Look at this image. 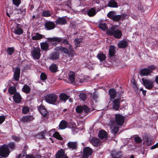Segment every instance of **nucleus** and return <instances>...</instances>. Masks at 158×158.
<instances>
[{"label":"nucleus","mask_w":158,"mask_h":158,"mask_svg":"<svg viewBox=\"0 0 158 158\" xmlns=\"http://www.w3.org/2000/svg\"><path fill=\"white\" fill-rule=\"evenodd\" d=\"M138 8L139 10L141 12H144V10L143 9V6L141 4H139L138 5Z\"/></svg>","instance_id":"55"},{"label":"nucleus","mask_w":158,"mask_h":158,"mask_svg":"<svg viewBox=\"0 0 158 158\" xmlns=\"http://www.w3.org/2000/svg\"><path fill=\"white\" fill-rule=\"evenodd\" d=\"M93 152V150L89 147L85 148L83 149V157L88 158L91 156Z\"/></svg>","instance_id":"9"},{"label":"nucleus","mask_w":158,"mask_h":158,"mask_svg":"<svg viewBox=\"0 0 158 158\" xmlns=\"http://www.w3.org/2000/svg\"><path fill=\"white\" fill-rule=\"evenodd\" d=\"M78 143L77 141H69L67 143L68 147L72 150H76L78 147Z\"/></svg>","instance_id":"15"},{"label":"nucleus","mask_w":158,"mask_h":158,"mask_svg":"<svg viewBox=\"0 0 158 158\" xmlns=\"http://www.w3.org/2000/svg\"><path fill=\"white\" fill-rule=\"evenodd\" d=\"M13 99L15 103H18L21 102L22 98L20 94L17 93L15 94L14 95Z\"/></svg>","instance_id":"22"},{"label":"nucleus","mask_w":158,"mask_h":158,"mask_svg":"<svg viewBox=\"0 0 158 158\" xmlns=\"http://www.w3.org/2000/svg\"><path fill=\"white\" fill-rule=\"evenodd\" d=\"M43 37H44V36L41 34H39L38 33H36L35 35L33 36L32 37V39L33 40H39Z\"/></svg>","instance_id":"32"},{"label":"nucleus","mask_w":158,"mask_h":158,"mask_svg":"<svg viewBox=\"0 0 158 158\" xmlns=\"http://www.w3.org/2000/svg\"><path fill=\"white\" fill-rule=\"evenodd\" d=\"M69 79L70 80L71 83H73L75 82V74L73 72L70 71L68 74Z\"/></svg>","instance_id":"34"},{"label":"nucleus","mask_w":158,"mask_h":158,"mask_svg":"<svg viewBox=\"0 0 158 158\" xmlns=\"http://www.w3.org/2000/svg\"><path fill=\"white\" fill-rule=\"evenodd\" d=\"M10 152L8 146L4 144L0 147V156L3 157L8 156Z\"/></svg>","instance_id":"4"},{"label":"nucleus","mask_w":158,"mask_h":158,"mask_svg":"<svg viewBox=\"0 0 158 158\" xmlns=\"http://www.w3.org/2000/svg\"><path fill=\"white\" fill-rule=\"evenodd\" d=\"M90 142L94 146H97L99 144L100 141L98 138L90 137L89 139Z\"/></svg>","instance_id":"17"},{"label":"nucleus","mask_w":158,"mask_h":158,"mask_svg":"<svg viewBox=\"0 0 158 158\" xmlns=\"http://www.w3.org/2000/svg\"><path fill=\"white\" fill-rule=\"evenodd\" d=\"M135 140L136 143H140L142 142V140L141 138L139 136H136L135 138Z\"/></svg>","instance_id":"51"},{"label":"nucleus","mask_w":158,"mask_h":158,"mask_svg":"<svg viewBox=\"0 0 158 158\" xmlns=\"http://www.w3.org/2000/svg\"><path fill=\"white\" fill-rule=\"evenodd\" d=\"M98 26L100 29L103 30H105L107 29L106 24L105 23H100Z\"/></svg>","instance_id":"42"},{"label":"nucleus","mask_w":158,"mask_h":158,"mask_svg":"<svg viewBox=\"0 0 158 158\" xmlns=\"http://www.w3.org/2000/svg\"><path fill=\"white\" fill-rule=\"evenodd\" d=\"M14 70V79L16 81H18L19 78L20 69L18 66L17 67L13 68Z\"/></svg>","instance_id":"11"},{"label":"nucleus","mask_w":158,"mask_h":158,"mask_svg":"<svg viewBox=\"0 0 158 158\" xmlns=\"http://www.w3.org/2000/svg\"><path fill=\"white\" fill-rule=\"evenodd\" d=\"M66 154L64 150L61 149L56 153V158H63Z\"/></svg>","instance_id":"18"},{"label":"nucleus","mask_w":158,"mask_h":158,"mask_svg":"<svg viewBox=\"0 0 158 158\" xmlns=\"http://www.w3.org/2000/svg\"><path fill=\"white\" fill-rule=\"evenodd\" d=\"M158 147V143H156V144L151 147V149H154Z\"/></svg>","instance_id":"60"},{"label":"nucleus","mask_w":158,"mask_h":158,"mask_svg":"<svg viewBox=\"0 0 158 158\" xmlns=\"http://www.w3.org/2000/svg\"><path fill=\"white\" fill-rule=\"evenodd\" d=\"M109 93L111 98H115L116 94V91L115 89H110Z\"/></svg>","instance_id":"35"},{"label":"nucleus","mask_w":158,"mask_h":158,"mask_svg":"<svg viewBox=\"0 0 158 158\" xmlns=\"http://www.w3.org/2000/svg\"><path fill=\"white\" fill-rule=\"evenodd\" d=\"M5 117L4 116H0V124H2L5 120Z\"/></svg>","instance_id":"57"},{"label":"nucleus","mask_w":158,"mask_h":158,"mask_svg":"<svg viewBox=\"0 0 158 158\" xmlns=\"http://www.w3.org/2000/svg\"><path fill=\"white\" fill-rule=\"evenodd\" d=\"M124 117L120 114H116L115 116V121L117 125L121 126L124 121Z\"/></svg>","instance_id":"10"},{"label":"nucleus","mask_w":158,"mask_h":158,"mask_svg":"<svg viewBox=\"0 0 158 158\" xmlns=\"http://www.w3.org/2000/svg\"><path fill=\"white\" fill-rule=\"evenodd\" d=\"M45 28L48 30H50L53 29L55 27V23L51 21H48L45 23Z\"/></svg>","instance_id":"16"},{"label":"nucleus","mask_w":158,"mask_h":158,"mask_svg":"<svg viewBox=\"0 0 158 158\" xmlns=\"http://www.w3.org/2000/svg\"><path fill=\"white\" fill-rule=\"evenodd\" d=\"M28 146L26 145H25V146L24 147L23 151H26L27 149H28Z\"/></svg>","instance_id":"64"},{"label":"nucleus","mask_w":158,"mask_h":158,"mask_svg":"<svg viewBox=\"0 0 158 158\" xmlns=\"http://www.w3.org/2000/svg\"><path fill=\"white\" fill-rule=\"evenodd\" d=\"M116 26H113L107 29L106 31L107 34L110 36H113L116 39H120L121 38L122 34L121 31L116 29Z\"/></svg>","instance_id":"2"},{"label":"nucleus","mask_w":158,"mask_h":158,"mask_svg":"<svg viewBox=\"0 0 158 158\" xmlns=\"http://www.w3.org/2000/svg\"><path fill=\"white\" fill-rule=\"evenodd\" d=\"M7 145L8 146V147H9V148L12 150L14 149H15V144L14 142H10Z\"/></svg>","instance_id":"48"},{"label":"nucleus","mask_w":158,"mask_h":158,"mask_svg":"<svg viewBox=\"0 0 158 158\" xmlns=\"http://www.w3.org/2000/svg\"><path fill=\"white\" fill-rule=\"evenodd\" d=\"M107 16L114 22L118 21L121 18L120 15H117L116 12L110 11L107 15Z\"/></svg>","instance_id":"5"},{"label":"nucleus","mask_w":158,"mask_h":158,"mask_svg":"<svg viewBox=\"0 0 158 158\" xmlns=\"http://www.w3.org/2000/svg\"><path fill=\"white\" fill-rule=\"evenodd\" d=\"M142 81L145 88L148 89H151L153 87V82L152 80L142 78Z\"/></svg>","instance_id":"7"},{"label":"nucleus","mask_w":158,"mask_h":158,"mask_svg":"<svg viewBox=\"0 0 158 158\" xmlns=\"http://www.w3.org/2000/svg\"><path fill=\"white\" fill-rule=\"evenodd\" d=\"M120 102L117 99H114L113 103V108L115 110H118L120 107Z\"/></svg>","instance_id":"21"},{"label":"nucleus","mask_w":158,"mask_h":158,"mask_svg":"<svg viewBox=\"0 0 158 158\" xmlns=\"http://www.w3.org/2000/svg\"><path fill=\"white\" fill-rule=\"evenodd\" d=\"M20 26L19 24H17L16 27L14 29L13 32L15 34L19 35L23 33V31Z\"/></svg>","instance_id":"14"},{"label":"nucleus","mask_w":158,"mask_h":158,"mask_svg":"<svg viewBox=\"0 0 158 158\" xmlns=\"http://www.w3.org/2000/svg\"><path fill=\"white\" fill-rule=\"evenodd\" d=\"M40 78L41 80L44 81L47 79V76L45 73H42L40 74Z\"/></svg>","instance_id":"49"},{"label":"nucleus","mask_w":158,"mask_h":158,"mask_svg":"<svg viewBox=\"0 0 158 158\" xmlns=\"http://www.w3.org/2000/svg\"><path fill=\"white\" fill-rule=\"evenodd\" d=\"M42 14L43 16L48 17L51 15L52 12L49 10H44L43 11Z\"/></svg>","instance_id":"41"},{"label":"nucleus","mask_w":158,"mask_h":158,"mask_svg":"<svg viewBox=\"0 0 158 158\" xmlns=\"http://www.w3.org/2000/svg\"><path fill=\"white\" fill-rule=\"evenodd\" d=\"M145 141L148 144H149L151 143V141H149L148 137L147 136H145Z\"/></svg>","instance_id":"59"},{"label":"nucleus","mask_w":158,"mask_h":158,"mask_svg":"<svg viewBox=\"0 0 158 158\" xmlns=\"http://www.w3.org/2000/svg\"><path fill=\"white\" fill-rule=\"evenodd\" d=\"M12 138L16 142H19L20 140V139L19 137L15 135H12Z\"/></svg>","instance_id":"54"},{"label":"nucleus","mask_w":158,"mask_h":158,"mask_svg":"<svg viewBox=\"0 0 158 158\" xmlns=\"http://www.w3.org/2000/svg\"><path fill=\"white\" fill-rule=\"evenodd\" d=\"M68 123L66 121L62 120L59 125V127L61 129H64L67 127Z\"/></svg>","instance_id":"30"},{"label":"nucleus","mask_w":158,"mask_h":158,"mask_svg":"<svg viewBox=\"0 0 158 158\" xmlns=\"http://www.w3.org/2000/svg\"><path fill=\"white\" fill-rule=\"evenodd\" d=\"M82 40V39L81 38H76L74 40L75 44V45H77V46H78V44H79Z\"/></svg>","instance_id":"50"},{"label":"nucleus","mask_w":158,"mask_h":158,"mask_svg":"<svg viewBox=\"0 0 158 158\" xmlns=\"http://www.w3.org/2000/svg\"><path fill=\"white\" fill-rule=\"evenodd\" d=\"M96 13V10L94 8L89 9L87 12V15L89 17H92L95 15Z\"/></svg>","instance_id":"33"},{"label":"nucleus","mask_w":158,"mask_h":158,"mask_svg":"<svg viewBox=\"0 0 158 158\" xmlns=\"http://www.w3.org/2000/svg\"><path fill=\"white\" fill-rule=\"evenodd\" d=\"M139 73L141 76H147L149 75L150 73L148 68H145L140 71Z\"/></svg>","instance_id":"23"},{"label":"nucleus","mask_w":158,"mask_h":158,"mask_svg":"<svg viewBox=\"0 0 158 158\" xmlns=\"http://www.w3.org/2000/svg\"><path fill=\"white\" fill-rule=\"evenodd\" d=\"M59 53L58 52H54L51 54L50 55V58L52 60H56L59 59Z\"/></svg>","instance_id":"29"},{"label":"nucleus","mask_w":158,"mask_h":158,"mask_svg":"<svg viewBox=\"0 0 158 158\" xmlns=\"http://www.w3.org/2000/svg\"><path fill=\"white\" fill-rule=\"evenodd\" d=\"M22 89L23 92L27 94L29 93L31 91L30 88L26 85L23 86Z\"/></svg>","instance_id":"37"},{"label":"nucleus","mask_w":158,"mask_h":158,"mask_svg":"<svg viewBox=\"0 0 158 158\" xmlns=\"http://www.w3.org/2000/svg\"><path fill=\"white\" fill-rule=\"evenodd\" d=\"M69 96L67 95L64 93H61L59 96L61 102L65 103L66 101L69 98Z\"/></svg>","instance_id":"19"},{"label":"nucleus","mask_w":158,"mask_h":158,"mask_svg":"<svg viewBox=\"0 0 158 158\" xmlns=\"http://www.w3.org/2000/svg\"><path fill=\"white\" fill-rule=\"evenodd\" d=\"M86 95L84 93H80L79 95V98L83 101H85L86 98Z\"/></svg>","instance_id":"46"},{"label":"nucleus","mask_w":158,"mask_h":158,"mask_svg":"<svg viewBox=\"0 0 158 158\" xmlns=\"http://www.w3.org/2000/svg\"><path fill=\"white\" fill-rule=\"evenodd\" d=\"M40 45L41 49L43 51H47L49 50V44L47 42L40 43Z\"/></svg>","instance_id":"20"},{"label":"nucleus","mask_w":158,"mask_h":158,"mask_svg":"<svg viewBox=\"0 0 158 158\" xmlns=\"http://www.w3.org/2000/svg\"><path fill=\"white\" fill-rule=\"evenodd\" d=\"M76 110L77 113H80L84 111L85 113L87 114L89 112L90 110L87 106L84 105L77 106L76 107Z\"/></svg>","instance_id":"8"},{"label":"nucleus","mask_w":158,"mask_h":158,"mask_svg":"<svg viewBox=\"0 0 158 158\" xmlns=\"http://www.w3.org/2000/svg\"><path fill=\"white\" fill-rule=\"evenodd\" d=\"M68 45L69 46L68 48L69 49V51H72V49H73V47H72V45L70 44H69Z\"/></svg>","instance_id":"62"},{"label":"nucleus","mask_w":158,"mask_h":158,"mask_svg":"<svg viewBox=\"0 0 158 158\" xmlns=\"http://www.w3.org/2000/svg\"><path fill=\"white\" fill-rule=\"evenodd\" d=\"M121 15V18H122L123 19H125L127 16V15L125 14H122Z\"/></svg>","instance_id":"63"},{"label":"nucleus","mask_w":158,"mask_h":158,"mask_svg":"<svg viewBox=\"0 0 158 158\" xmlns=\"http://www.w3.org/2000/svg\"><path fill=\"white\" fill-rule=\"evenodd\" d=\"M13 4L18 7L21 3V0H12Z\"/></svg>","instance_id":"47"},{"label":"nucleus","mask_w":158,"mask_h":158,"mask_svg":"<svg viewBox=\"0 0 158 158\" xmlns=\"http://www.w3.org/2000/svg\"><path fill=\"white\" fill-rule=\"evenodd\" d=\"M34 119V118L31 115H26L23 116L20 119V121L24 123H27L28 122L32 121Z\"/></svg>","instance_id":"13"},{"label":"nucleus","mask_w":158,"mask_h":158,"mask_svg":"<svg viewBox=\"0 0 158 158\" xmlns=\"http://www.w3.org/2000/svg\"><path fill=\"white\" fill-rule=\"evenodd\" d=\"M47 40V42L50 43L53 46H56L58 43H61L64 44H68L69 41L66 39H63L62 38L54 37L52 38H46Z\"/></svg>","instance_id":"1"},{"label":"nucleus","mask_w":158,"mask_h":158,"mask_svg":"<svg viewBox=\"0 0 158 158\" xmlns=\"http://www.w3.org/2000/svg\"><path fill=\"white\" fill-rule=\"evenodd\" d=\"M58 98L57 96L53 93L48 94L45 97V100L48 103L53 105L56 102Z\"/></svg>","instance_id":"3"},{"label":"nucleus","mask_w":158,"mask_h":158,"mask_svg":"<svg viewBox=\"0 0 158 158\" xmlns=\"http://www.w3.org/2000/svg\"><path fill=\"white\" fill-rule=\"evenodd\" d=\"M14 48L13 47H9L7 48L6 52L9 55H12L14 53Z\"/></svg>","instance_id":"43"},{"label":"nucleus","mask_w":158,"mask_h":158,"mask_svg":"<svg viewBox=\"0 0 158 158\" xmlns=\"http://www.w3.org/2000/svg\"><path fill=\"white\" fill-rule=\"evenodd\" d=\"M29 111V109L27 107H24L22 109V112L24 114H27Z\"/></svg>","instance_id":"52"},{"label":"nucleus","mask_w":158,"mask_h":158,"mask_svg":"<svg viewBox=\"0 0 158 158\" xmlns=\"http://www.w3.org/2000/svg\"><path fill=\"white\" fill-rule=\"evenodd\" d=\"M113 158H120L122 156V152L121 151H113L111 153Z\"/></svg>","instance_id":"27"},{"label":"nucleus","mask_w":158,"mask_h":158,"mask_svg":"<svg viewBox=\"0 0 158 158\" xmlns=\"http://www.w3.org/2000/svg\"><path fill=\"white\" fill-rule=\"evenodd\" d=\"M112 133L114 136L117 134L118 131V127L116 126H113L111 128Z\"/></svg>","instance_id":"40"},{"label":"nucleus","mask_w":158,"mask_h":158,"mask_svg":"<svg viewBox=\"0 0 158 158\" xmlns=\"http://www.w3.org/2000/svg\"><path fill=\"white\" fill-rule=\"evenodd\" d=\"M92 97L93 99L94 100H96L98 98V95L95 93L93 94Z\"/></svg>","instance_id":"56"},{"label":"nucleus","mask_w":158,"mask_h":158,"mask_svg":"<svg viewBox=\"0 0 158 158\" xmlns=\"http://www.w3.org/2000/svg\"><path fill=\"white\" fill-rule=\"evenodd\" d=\"M115 49L114 46L110 45L109 49V55L110 57L113 56L115 53Z\"/></svg>","instance_id":"26"},{"label":"nucleus","mask_w":158,"mask_h":158,"mask_svg":"<svg viewBox=\"0 0 158 158\" xmlns=\"http://www.w3.org/2000/svg\"><path fill=\"white\" fill-rule=\"evenodd\" d=\"M106 132L103 130H100L98 134V137L101 139L106 138L107 137Z\"/></svg>","instance_id":"24"},{"label":"nucleus","mask_w":158,"mask_h":158,"mask_svg":"<svg viewBox=\"0 0 158 158\" xmlns=\"http://www.w3.org/2000/svg\"><path fill=\"white\" fill-rule=\"evenodd\" d=\"M147 68L149 70L150 73H151L152 72V71L156 69V67L154 65H151L148 66Z\"/></svg>","instance_id":"53"},{"label":"nucleus","mask_w":158,"mask_h":158,"mask_svg":"<svg viewBox=\"0 0 158 158\" xmlns=\"http://www.w3.org/2000/svg\"><path fill=\"white\" fill-rule=\"evenodd\" d=\"M26 158H35L34 156L32 155H27Z\"/></svg>","instance_id":"61"},{"label":"nucleus","mask_w":158,"mask_h":158,"mask_svg":"<svg viewBox=\"0 0 158 158\" xmlns=\"http://www.w3.org/2000/svg\"><path fill=\"white\" fill-rule=\"evenodd\" d=\"M97 57L101 61L104 60L106 58L105 55L102 53H98L97 55Z\"/></svg>","instance_id":"38"},{"label":"nucleus","mask_w":158,"mask_h":158,"mask_svg":"<svg viewBox=\"0 0 158 158\" xmlns=\"http://www.w3.org/2000/svg\"><path fill=\"white\" fill-rule=\"evenodd\" d=\"M56 23L58 25H63L67 23V21L63 18H59L56 20Z\"/></svg>","instance_id":"25"},{"label":"nucleus","mask_w":158,"mask_h":158,"mask_svg":"<svg viewBox=\"0 0 158 158\" xmlns=\"http://www.w3.org/2000/svg\"><path fill=\"white\" fill-rule=\"evenodd\" d=\"M53 136L54 137L59 140H62L63 139L62 138L57 132H55L53 135Z\"/></svg>","instance_id":"44"},{"label":"nucleus","mask_w":158,"mask_h":158,"mask_svg":"<svg viewBox=\"0 0 158 158\" xmlns=\"http://www.w3.org/2000/svg\"><path fill=\"white\" fill-rule=\"evenodd\" d=\"M108 6L113 8H117L118 6L117 3L114 0H111L108 2Z\"/></svg>","instance_id":"31"},{"label":"nucleus","mask_w":158,"mask_h":158,"mask_svg":"<svg viewBox=\"0 0 158 158\" xmlns=\"http://www.w3.org/2000/svg\"><path fill=\"white\" fill-rule=\"evenodd\" d=\"M60 50L62 52L65 54H69V51L66 48L61 47L60 48Z\"/></svg>","instance_id":"45"},{"label":"nucleus","mask_w":158,"mask_h":158,"mask_svg":"<svg viewBox=\"0 0 158 158\" xmlns=\"http://www.w3.org/2000/svg\"><path fill=\"white\" fill-rule=\"evenodd\" d=\"M16 88L14 87H10L8 89V92L10 95L14 94L16 93Z\"/></svg>","instance_id":"39"},{"label":"nucleus","mask_w":158,"mask_h":158,"mask_svg":"<svg viewBox=\"0 0 158 158\" xmlns=\"http://www.w3.org/2000/svg\"><path fill=\"white\" fill-rule=\"evenodd\" d=\"M127 41L123 40L120 41L118 44V46L119 48H125L127 45Z\"/></svg>","instance_id":"28"},{"label":"nucleus","mask_w":158,"mask_h":158,"mask_svg":"<svg viewBox=\"0 0 158 158\" xmlns=\"http://www.w3.org/2000/svg\"><path fill=\"white\" fill-rule=\"evenodd\" d=\"M38 109L39 112L44 117L48 118V112L44 106L41 105L39 106Z\"/></svg>","instance_id":"12"},{"label":"nucleus","mask_w":158,"mask_h":158,"mask_svg":"<svg viewBox=\"0 0 158 158\" xmlns=\"http://www.w3.org/2000/svg\"><path fill=\"white\" fill-rule=\"evenodd\" d=\"M15 10L17 11V13L19 14H21L23 13L22 10L23 8H20V9H15Z\"/></svg>","instance_id":"58"},{"label":"nucleus","mask_w":158,"mask_h":158,"mask_svg":"<svg viewBox=\"0 0 158 158\" xmlns=\"http://www.w3.org/2000/svg\"><path fill=\"white\" fill-rule=\"evenodd\" d=\"M58 67L55 64H52L49 67L50 71L52 73H56L57 71Z\"/></svg>","instance_id":"36"},{"label":"nucleus","mask_w":158,"mask_h":158,"mask_svg":"<svg viewBox=\"0 0 158 158\" xmlns=\"http://www.w3.org/2000/svg\"><path fill=\"white\" fill-rule=\"evenodd\" d=\"M31 54L35 59H39L40 58L41 53L40 50L39 48L35 47L33 48Z\"/></svg>","instance_id":"6"}]
</instances>
